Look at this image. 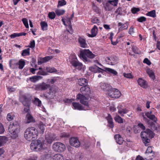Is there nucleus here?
Wrapping results in <instances>:
<instances>
[{
  "label": "nucleus",
  "instance_id": "864d4df0",
  "mask_svg": "<svg viewBox=\"0 0 160 160\" xmlns=\"http://www.w3.org/2000/svg\"><path fill=\"white\" fill-rule=\"evenodd\" d=\"M48 15L49 18L51 19H53L56 16L55 13L53 12H49Z\"/></svg>",
  "mask_w": 160,
  "mask_h": 160
},
{
  "label": "nucleus",
  "instance_id": "e433bc0d",
  "mask_svg": "<svg viewBox=\"0 0 160 160\" xmlns=\"http://www.w3.org/2000/svg\"><path fill=\"white\" fill-rule=\"evenodd\" d=\"M114 119L116 122L119 123H121L123 122V120L119 116L117 115L115 117Z\"/></svg>",
  "mask_w": 160,
  "mask_h": 160
},
{
  "label": "nucleus",
  "instance_id": "7ed1b4c3",
  "mask_svg": "<svg viewBox=\"0 0 160 160\" xmlns=\"http://www.w3.org/2000/svg\"><path fill=\"white\" fill-rule=\"evenodd\" d=\"M20 128L17 122L11 123L8 128L9 132L12 135L11 138L13 139H17L18 138V133Z\"/></svg>",
  "mask_w": 160,
  "mask_h": 160
},
{
  "label": "nucleus",
  "instance_id": "0e129e2a",
  "mask_svg": "<svg viewBox=\"0 0 160 160\" xmlns=\"http://www.w3.org/2000/svg\"><path fill=\"white\" fill-rule=\"evenodd\" d=\"M143 62L146 63L148 65H150L151 64V62L147 58H145L143 61Z\"/></svg>",
  "mask_w": 160,
  "mask_h": 160
},
{
  "label": "nucleus",
  "instance_id": "4468645a",
  "mask_svg": "<svg viewBox=\"0 0 160 160\" xmlns=\"http://www.w3.org/2000/svg\"><path fill=\"white\" fill-rule=\"evenodd\" d=\"M71 63L74 68L79 70H81L83 67L82 64L79 62L77 59H72L71 61Z\"/></svg>",
  "mask_w": 160,
  "mask_h": 160
},
{
  "label": "nucleus",
  "instance_id": "f8f14e48",
  "mask_svg": "<svg viewBox=\"0 0 160 160\" xmlns=\"http://www.w3.org/2000/svg\"><path fill=\"white\" fill-rule=\"evenodd\" d=\"M145 154L147 156L145 159L147 160H152V159L154 153L152 151V147H148L145 152Z\"/></svg>",
  "mask_w": 160,
  "mask_h": 160
},
{
  "label": "nucleus",
  "instance_id": "f03ea898",
  "mask_svg": "<svg viewBox=\"0 0 160 160\" xmlns=\"http://www.w3.org/2000/svg\"><path fill=\"white\" fill-rule=\"evenodd\" d=\"M38 132L34 127H30L25 131L24 136L26 139L28 141H32L37 138Z\"/></svg>",
  "mask_w": 160,
  "mask_h": 160
},
{
  "label": "nucleus",
  "instance_id": "412c9836",
  "mask_svg": "<svg viewBox=\"0 0 160 160\" xmlns=\"http://www.w3.org/2000/svg\"><path fill=\"white\" fill-rule=\"evenodd\" d=\"M152 112L150 111L145 113V115L150 119L152 120L155 122H156L157 120V118L153 114H152Z\"/></svg>",
  "mask_w": 160,
  "mask_h": 160
},
{
  "label": "nucleus",
  "instance_id": "39448f33",
  "mask_svg": "<svg viewBox=\"0 0 160 160\" xmlns=\"http://www.w3.org/2000/svg\"><path fill=\"white\" fill-rule=\"evenodd\" d=\"M95 55L93 54L89 49H84L81 51L80 53V57L82 58L84 60L87 62L88 60V58H93Z\"/></svg>",
  "mask_w": 160,
  "mask_h": 160
},
{
  "label": "nucleus",
  "instance_id": "b1692460",
  "mask_svg": "<svg viewBox=\"0 0 160 160\" xmlns=\"http://www.w3.org/2000/svg\"><path fill=\"white\" fill-rule=\"evenodd\" d=\"M114 138L117 142L118 144L121 145L123 143V139L120 135L116 134L114 136Z\"/></svg>",
  "mask_w": 160,
  "mask_h": 160
},
{
  "label": "nucleus",
  "instance_id": "6ab92c4d",
  "mask_svg": "<svg viewBox=\"0 0 160 160\" xmlns=\"http://www.w3.org/2000/svg\"><path fill=\"white\" fill-rule=\"evenodd\" d=\"M78 41L81 47L83 48L87 47L88 45L86 43V40L85 39L79 37L78 38Z\"/></svg>",
  "mask_w": 160,
  "mask_h": 160
},
{
  "label": "nucleus",
  "instance_id": "a19ab883",
  "mask_svg": "<svg viewBox=\"0 0 160 160\" xmlns=\"http://www.w3.org/2000/svg\"><path fill=\"white\" fill-rule=\"evenodd\" d=\"M18 61L15 59H11L9 61V65L11 67L14 66H18Z\"/></svg>",
  "mask_w": 160,
  "mask_h": 160
},
{
  "label": "nucleus",
  "instance_id": "c85d7f7f",
  "mask_svg": "<svg viewBox=\"0 0 160 160\" xmlns=\"http://www.w3.org/2000/svg\"><path fill=\"white\" fill-rule=\"evenodd\" d=\"M122 106L120 105L118 107V112L121 115V116H123V114L127 113L128 110L126 108H122Z\"/></svg>",
  "mask_w": 160,
  "mask_h": 160
},
{
  "label": "nucleus",
  "instance_id": "72a5a7b5",
  "mask_svg": "<svg viewBox=\"0 0 160 160\" xmlns=\"http://www.w3.org/2000/svg\"><path fill=\"white\" fill-rule=\"evenodd\" d=\"M25 64V62L24 60H20L18 62V65H19L18 68L20 69H22Z\"/></svg>",
  "mask_w": 160,
  "mask_h": 160
},
{
  "label": "nucleus",
  "instance_id": "ea45409f",
  "mask_svg": "<svg viewBox=\"0 0 160 160\" xmlns=\"http://www.w3.org/2000/svg\"><path fill=\"white\" fill-rule=\"evenodd\" d=\"M147 73L148 74L149 77L152 79L154 80L155 79L154 73L150 69H148L147 71Z\"/></svg>",
  "mask_w": 160,
  "mask_h": 160
},
{
  "label": "nucleus",
  "instance_id": "9d476101",
  "mask_svg": "<svg viewBox=\"0 0 160 160\" xmlns=\"http://www.w3.org/2000/svg\"><path fill=\"white\" fill-rule=\"evenodd\" d=\"M70 144L72 146L78 148L80 145V142L77 137H71L69 139Z\"/></svg>",
  "mask_w": 160,
  "mask_h": 160
},
{
  "label": "nucleus",
  "instance_id": "8fccbe9b",
  "mask_svg": "<svg viewBox=\"0 0 160 160\" xmlns=\"http://www.w3.org/2000/svg\"><path fill=\"white\" fill-rule=\"evenodd\" d=\"M113 35H114L113 33L111 32L110 33V39L111 41L112 44H113V45H115L118 43V42L117 41V40L115 42H113L112 41V39Z\"/></svg>",
  "mask_w": 160,
  "mask_h": 160
},
{
  "label": "nucleus",
  "instance_id": "69168bd1",
  "mask_svg": "<svg viewBox=\"0 0 160 160\" xmlns=\"http://www.w3.org/2000/svg\"><path fill=\"white\" fill-rule=\"evenodd\" d=\"M132 51L133 52L135 53H138V50L137 47H132Z\"/></svg>",
  "mask_w": 160,
  "mask_h": 160
},
{
  "label": "nucleus",
  "instance_id": "774afa93",
  "mask_svg": "<svg viewBox=\"0 0 160 160\" xmlns=\"http://www.w3.org/2000/svg\"><path fill=\"white\" fill-rule=\"evenodd\" d=\"M37 158V157L36 155H33L31 156L28 158V160H36Z\"/></svg>",
  "mask_w": 160,
  "mask_h": 160
},
{
  "label": "nucleus",
  "instance_id": "473e14b6",
  "mask_svg": "<svg viewBox=\"0 0 160 160\" xmlns=\"http://www.w3.org/2000/svg\"><path fill=\"white\" fill-rule=\"evenodd\" d=\"M105 8L106 10L109 11H111L113 8V7L108 0L105 4Z\"/></svg>",
  "mask_w": 160,
  "mask_h": 160
},
{
  "label": "nucleus",
  "instance_id": "13d9d810",
  "mask_svg": "<svg viewBox=\"0 0 160 160\" xmlns=\"http://www.w3.org/2000/svg\"><path fill=\"white\" fill-rule=\"evenodd\" d=\"M137 20L140 22H143L146 20V18L144 17H140L137 19Z\"/></svg>",
  "mask_w": 160,
  "mask_h": 160
},
{
  "label": "nucleus",
  "instance_id": "423d86ee",
  "mask_svg": "<svg viewBox=\"0 0 160 160\" xmlns=\"http://www.w3.org/2000/svg\"><path fill=\"white\" fill-rule=\"evenodd\" d=\"M43 148V145L41 141L38 140L32 142L30 144V148L33 151H38L41 150Z\"/></svg>",
  "mask_w": 160,
  "mask_h": 160
},
{
  "label": "nucleus",
  "instance_id": "49530a36",
  "mask_svg": "<svg viewBox=\"0 0 160 160\" xmlns=\"http://www.w3.org/2000/svg\"><path fill=\"white\" fill-rule=\"evenodd\" d=\"M46 70L48 72L50 73L55 72L57 71V70L56 69L54 68L51 67L47 68H46Z\"/></svg>",
  "mask_w": 160,
  "mask_h": 160
},
{
  "label": "nucleus",
  "instance_id": "f257e3e1",
  "mask_svg": "<svg viewBox=\"0 0 160 160\" xmlns=\"http://www.w3.org/2000/svg\"><path fill=\"white\" fill-rule=\"evenodd\" d=\"M82 94H78L77 95V98L80 100V102L84 106L88 107V98L85 96V95H88L91 93V90L88 86H84L82 87L80 90Z\"/></svg>",
  "mask_w": 160,
  "mask_h": 160
},
{
  "label": "nucleus",
  "instance_id": "09e8293b",
  "mask_svg": "<svg viewBox=\"0 0 160 160\" xmlns=\"http://www.w3.org/2000/svg\"><path fill=\"white\" fill-rule=\"evenodd\" d=\"M142 116L144 120L145 121L148 122L149 123H150V125L151 126L152 128H154L155 127V124L153 122H150V121L148 120V119H147V118L144 116V115H142Z\"/></svg>",
  "mask_w": 160,
  "mask_h": 160
},
{
  "label": "nucleus",
  "instance_id": "cd10ccee",
  "mask_svg": "<svg viewBox=\"0 0 160 160\" xmlns=\"http://www.w3.org/2000/svg\"><path fill=\"white\" fill-rule=\"evenodd\" d=\"M72 106H73L74 109H78L79 110H84L86 109H84L83 107L79 103L73 102L72 103Z\"/></svg>",
  "mask_w": 160,
  "mask_h": 160
},
{
  "label": "nucleus",
  "instance_id": "c756f323",
  "mask_svg": "<svg viewBox=\"0 0 160 160\" xmlns=\"http://www.w3.org/2000/svg\"><path fill=\"white\" fill-rule=\"evenodd\" d=\"M42 77L40 76H35L29 78L30 81L33 82H35L42 78Z\"/></svg>",
  "mask_w": 160,
  "mask_h": 160
},
{
  "label": "nucleus",
  "instance_id": "6e6552de",
  "mask_svg": "<svg viewBox=\"0 0 160 160\" xmlns=\"http://www.w3.org/2000/svg\"><path fill=\"white\" fill-rule=\"evenodd\" d=\"M53 148L56 152H62L65 150L66 147L63 144L60 142H57L53 144Z\"/></svg>",
  "mask_w": 160,
  "mask_h": 160
},
{
  "label": "nucleus",
  "instance_id": "58836bf2",
  "mask_svg": "<svg viewBox=\"0 0 160 160\" xmlns=\"http://www.w3.org/2000/svg\"><path fill=\"white\" fill-rule=\"evenodd\" d=\"M146 15L153 18H155L156 17L155 10H152L150 12H148L146 14Z\"/></svg>",
  "mask_w": 160,
  "mask_h": 160
},
{
  "label": "nucleus",
  "instance_id": "2eb2a0df",
  "mask_svg": "<svg viewBox=\"0 0 160 160\" xmlns=\"http://www.w3.org/2000/svg\"><path fill=\"white\" fill-rule=\"evenodd\" d=\"M55 138V136L52 133H48L45 136L46 140L49 143H52Z\"/></svg>",
  "mask_w": 160,
  "mask_h": 160
},
{
  "label": "nucleus",
  "instance_id": "aec40b11",
  "mask_svg": "<svg viewBox=\"0 0 160 160\" xmlns=\"http://www.w3.org/2000/svg\"><path fill=\"white\" fill-rule=\"evenodd\" d=\"M128 22H127L123 24L121 22H119L118 24V27H121L118 29V32L119 33L123 30L127 29L128 28Z\"/></svg>",
  "mask_w": 160,
  "mask_h": 160
},
{
  "label": "nucleus",
  "instance_id": "c03bdc74",
  "mask_svg": "<svg viewBox=\"0 0 160 160\" xmlns=\"http://www.w3.org/2000/svg\"><path fill=\"white\" fill-rule=\"evenodd\" d=\"M56 14L58 16H60L63 15L65 12L64 10L57 9L55 11Z\"/></svg>",
  "mask_w": 160,
  "mask_h": 160
},
{
  "label": "nucleus",
  "instance_id": "a211bd4d",
  "mask_svg": "<svg viewBox=\"0 0 160 160\" xmlns=\"http://www.w3.org/2000/svg\"><path fill=\"white\" fill-rule=\"evenodd\" d=\"M106 62L108 64L111 65H114L117 63V60L113 57H107L105 59Z\"/></svg>",
  "mask_w": 160,
  "mask_h": 160
},
{
  "label": "nucleus",
  "instance_id": "3c124183",
  "mask_svg": "<svg viewBox=\"0 0 160 160\" xmlns=\"http://www.w3.org/2000/svg\"><path fill=\"white\" fill-rule=\"evenodd\" d=\"M108 1L110 2L112 6L113 5L114 6H117L118 1V0H108Z\"/></svg>",
  "mask_w": 160,
  "mask_h": 160
},
{
  "label": "nucleus",
  "instance_id": "393cba45",
  "mask_svg": "<svg viewBox=\"0 0 160 160\" xmlns=\"http://www.w3.org/2000/svg\"><path fill=\"white\" fill-rule=\"evenodd\" d=\"M78 83L80 86H87L88 82L87 79L84 78H80L78 80Z\"/></svg>",
  "mask_w": 160,
  "mask_h": 160
},
{
  "label": "nucleus",
  "instance_id": "de8ad7c7",
  "mask_svg": "<svg viewBox=\"0 0 160 160\" xmlns=\"http://www.w3.org/2000/svg\"><path fill=\"white\" fill-rule=\"evenodd\" d=\"M45 126V125L42 122H40L39 124L38 127L42 133L44 132Z\"/></svg>",
  "mask_w": 160,
  "mask_h": 160
},
{
  "label": "nucleus",
  "instance_id": "5701e85b",
  "mask_svg": "<svg viewBox=\"0 0 160 160\" xmlns=\"http://www.w3.org/2000/svg\"><path fill=\"white\" fill-rule=\"evenodd\" d=\"M98 31L97 27L95 25L91 31V34H88V36L90 37H94L96 36Z\"/></svg>",
  "mask_w": 160,
  "mask_h": 160
},
{
  "label": "nucleus",
  "instance_id": "6e6d98bb",
  "mask_svg": "<svg viewBox=\"0 0 160 160\" xmlns=\"http://www.w3.org/2000/svg\"><path fill=\"white\" fill-rule=\"evenodd\" d=\"M92 8L93 10L97 13H99V10L98 7L95 5L94 4H93L92 6Z\"/></svg>",
  "mask_w": 160,
  "mask_h": 160
},
{
  "label": "nucleus",
  "instance_id": "5fc2aeb1",
  "mask_svg": "<svg viewBox=\"0 0 160 160\" xmlns=\"http://www.w3.org/2000/svg\"><path fill=\"white\" fill-rule=\"evenodd\" d=\"M37 74L42 75H47V73L44 70H42L39 71L37 72Z\"/></svg>",
  "mask_w": 160,
  "mask_h": 160
},
{
  "label": "nucleus",
  "instance_id": "4d7b16f0",
  "mask_svg": "<svg viewBox=\"0 0 160 160\" xmlns=\"http://www.w3.org/2000/svg\"><path fill=\"white\" fill-rule=\"evenodd\" d=\"M91 22L93 23L98 24L100 23V22L98 18L97 17H95L93 18H92Z\"/></svg>",
  "mask_w": 160,
  "mask_h": 160
},
{
  "label": "nucleus",
  "instance_id": "9b49d317",
  "mask_svg": "<svg viewBox=\"0 0 160 160\" xmlns=\"http://www.w3.org/2000/svg\"><path fill=\"white\" fill-rule=\"evenodd\" d=\"M50 85L43 83L37 84L35 86V89L37 91H43L49 88Z\"/></svg>",
  "mask_w": 160,
  "mask_h": 160
},
{
  "label": "nucleus",
  "instance_id": "f3484780",
  "mask_svg": "<svg viewBox=\"0 0 160 160\" xmlns=\"http://www.w3.org/2000/svg\"><path fill=\"white\" fill-rule=\"evenodd\" d=\"M89 70L94 73H103L104 72V70L96 65L90 67L89 68Z\"/></svg>",
  "mask_w": 160,
  "mask_h": 160
},
{
  "label": "nucleus",
  "instance_id": "4be33fe9",
  "mask_svg": "<svg viewBox=\"0 0 160 160\" xmlns=\"http://www.w3.org/2000/svg\"><path fill=\"white\" fill-rule=\"evenodd\" d=\"M138 84L143 88H146L148 87V84L146 81L142 78H139L137 81Z\"/></svg>",
  "mask_w": 160,
  "mask_h": 160
},
{
  "label": "nucleus",
  "instance_id": "20e7f679",
  "mask_svg": "<svg viewBox=\"0 0 160 160\" xmlns=\"http://www.w3.org/2000/svg\"><path fill=\"white\" fill-rule=\"evenodd\" d=\"M152 132L149 129H147L145 131H142L141 133V137L142 138V140L146 146L149 145L150 140L149 138L150 137L152 138L153 136L152 135Z\"/></svg>",
  "mask_w": 160,
  "mask_h": 160
},
{
  "label": "nucleus",
  "instance_id": "4c0bfd02",
  "mask_svg": "<svg viewBox=\"0 0 160 160\" xmlns=\"http://www.w3.org/2000/svg\"><path fill=\"white\" fill-rule=\"evenodd\" d=\"M30 48H28L27 49L23 50L22 51V55L23 56H29L30 55Z\"/></svg>",
  "mask_w": 160,
  "mask_h": 160
},
{
  "label": "nucleus",
  "instance_id": "37998d69",
  "mask_svg": "<svg viewBox=\"0 0 160 160\" xmlns=\"http://www.w3.org/2000/svg\"><path fill=\"white\" fill-rule=\"evenodd\" d=\"M34 104L38 107H41V101L38 98H35L33 101Z\"/></svg>",
  "mask_w": 160,
  "mask_h": 160
},
{
  "label": "nucleus",
  "instance_id": "ddd939ff",
  "mask_svg": "<svg viewBox=\"0 0 160 160\" xmlns=\"http://www.w3.org/2000/svg\"><path fill=\"white\" fill-rule=\"evenodd\" d=\"M71 63L74 68L79 70H81L83 67L82 64L79 62L77 59H72L71 61Z\"/></svg>",
  "mask_w": 160,
  "mask_h": 160
},
{
  "label": "nucleus",
  "instance_id": "dca6fc26",
  "mask_svg": "<svg viewBox=\"0 0 160 160\" xmlns=\"http://www.w3.org/2000/svg\"><path fill=\"white\" fill-rule=\"evenodd\" d=\"M100 85L101 89L104 91L108 92L112 89V86L107 83L102 82L100 83Z\"/></svg>",
  "mask_w": 160,
  "mask_h": 160
},
{
  "label": "nucleus",
  "instance_id": "a18cd8bd",
  "mask_svg": "<svg viewBox=\"0 0 160 160\" xmlns=\"http://www.w3.org/2000/svg\"><path fill=\"white\" fill-rule=\"evenodd\" d=\"M24 100L22 101V104L25 107L27 106H30L29 102L28 100V99L26 97L24 98Z\"/></svg>",
  "mask_w": 160,
  "mask_h": 160
},
{
  "label": "nucleus",
  "instance_id": "a878e982",
  "mask_svg": "<svg viewBox=\"0 0 160 160\" xmlns=\"http://www.w3.org/2000/svg\"><path fill=\"white\" fill-rule=\"evenodd\" d=\"M106 119L108 122V126L111 128H113L114 127V124L113 122L112 118L110 115L108 114V116L106 117Z\"/></svg>",
  "mask_w": 160,
  "mask_h": 160
},
{
  "label": "nucleus",
  "instance_id": "680f3d73",
  "mask_svg": "<svg viewBox=\"0 0 160 160\" xmlns=\"http://www.w3.org/2000/svg\"><path fill=\"white\" fill-rule=\"evenodd\" d=\"M123 76L124 77L129 78H132V76L130 73H124Z\"/></svg>",
  "mask_w": 160,
  "mask_h": 160
},
{
  "label": "nucleus",
  "instance_id": "e2e57ef3",
  "mask_svg": "<svg viewBox=\"0 0 160 160\" xmlns=\"http://www.w3.org/2000/svg\"><path fill=\"white\" fill-rule=\"evenodd\" d=\"M4 131V129L2 124L0 123V134L3 133Z\"/></svg>",
  "mask_w": 160,
  "mask_h": 160
},
{
  "label": "nucleus",
  "instance_id": "c9c22d12",
  "mask_svg": "<svg viewBox=\"0 0 160 160\" xmlns=\"http://www.w3.org/2000/svg\"><path fill=\"white\" fill-rule=\"evenodd\" d=\"M8 140V138L5 137H0V147L2 146Z\"/></svg>",
  "mask_w": 160,
  "mask_h": 160
},
{
  "label": "nucleus",
  "instance_id": "603ef678",
  "mask_svg": "<svg viewBox=\"0 0 160 160\" xmlns=\"http://www.w3.org/2000/svg\"><path fill=\"white\" fill-rule=\"evenodd\" d=\"M22 21L26 28H28L29 25L27 19L26 18H24L22 19Z\"/></svg>",
  "mask_w": 160,
  "mask_h": 160
},
{
  "label": "nucleus",
  "instance_id": "f704fd0d",
  "mask_svg": "<svg viewBox=\"0 0 160 160\" xmlns=\"http://www.w3.org/2000/svg\"><path fill=\"white\" fill-rule=\"evenodd\" d=\"M42 29L43 31L47 30L48 26L47 23L45 21H42L40 23Z\"/></svg>",
  "mask_w": 160,
  "mask_h": 160
},
{
  "label": "nucleus",
  "instance_id": "7c9ffc66",
  "mask_svg": "<svg viewBox=\"0 0 160 160\" xmlns=\"http://www.w3.org/2000/svg\"><path fill=\"white\" fill-rule=\"evenodd\" d=\"M57 90H56L55 88H50L49 89V91L48 92V94H49V95L52 97V98H53L55 96V94L56 92H57Z\"/></svg>",
  "mask_w": 160,
  "mask_h": 160
},
{
  "label": "nucleus",
  "instance_id": "338daca9",
  "mask_svg": "<svg viewBox=\"0 0 160 160\" xmlns=\"http://www.w3.org/2000/svg\"><path fill=\"white\" fill-rule=\"evenodd\" d=\"M122 9L121 8H118L116 10L115 12L118 14H121L122 12Z\"/></svg>",
  "mask_w": 160,
  "mask_h": 160
},
{
  "label": "nucleus",
  "instance_id": "bf43d9fd",
  "mask_svg": "<svg viewBox=\"0 0 160 160\" xmlns=\"http://www.w3.org/2000/svg\"><path fill=\"white\" fill-rule=\"evenodd\" d=\"M28 47L31 48H34L35 47V41L34 40H32L30 41Z\"/></svg>",
  "mask_w": 160,
  "mask_h": 160
},
{
  "label": "nucleus",
  "instance_id": "1a4fd4ad",
  "mask_svg": "<svg viewBox=\"0 0 160 160\" xmlns=\"http://www.w3.org/2000/svg\"><path fill=\"white\" fill-rule=\"evenodd\" d=\"M44 158L47 160H51L52 159L53 160H64V157L62 155L60 154L54 155L52 158L50 154H45L44 155Z\"/></svg>",
  "mask_w": 160,
  "mask_h": 160
},
{
  "label": "nucleus",
  "instance_id": "0eeeda50",
  "mask_svg": "<svg viewBox=\"0 0 160 160\" xmlns=\"http://www.w3.org/2000/svg\"><path fill=\"white\" fill-rule=\"evenodd\" d=\"M108 95L112 98H118L121 95V93L117 89L112 88L108 93Z\"/></svg>",
  "mask_w": 160,
  "mask_h": 160
},
{
  "label": "nucleus",
  "instance_id": "2f4dec72",
  "mask_svg": "<svg viewBox=\"0 0 160 160\" xmlns=\"http://www.w3.org/2000/svg\"><path fill=\"white\" fill-rule=\"evenodd\" d=\"M51 56H48L43 58V59L40 60L39 61H38V64H41L44 62H46L48 61V60L51 59Z\"/></svg>",
  "mask_w": 160,
  "mask_h": 160
},
{
  "label": "nucleus",
  "instance_id": "052dcab7",
  "mask_svg": "<svg viewBox=\"0 0 160 160\" xmlns=\"http://www.w3.org/2000/svg\"><path fill=\"white\" fill-rule=\"evenodd\" d=\"M140 11V9L138 8H133L132 9L131 11L133 14H135Z\"/></svg>",
  "mask_w": 160,
  "mask_h": 160
},
{
  "label": "nucleus",
  "instance_id": "bb28decb",
  "mask_svg": "<svg viewBox=\"0 0 160 160\" xmlns=\"http://www.w3.org/2000/svg\"><path fill=\"white\" fill-rule=\"evenodd\" d=\"M26 123H29L32 122H34L35 121L33 117L28 113L26 115Z\"/></svg>",
  "mask_w": 160,
  "mask_h": 160
},
{
  "label": "nucleus",
  "instance_id": "79ce46f5",
  "mask_svg": "<svg viewBox=\"0 0 160 160\" xmlns=\"http://www.w3.org/2000/svg\"><path fill=\"white\" fill-rule=\"evenodd\" d=\"M66 2L65 0H60L58 1V7L64 6L66 4Z\"/></svg>",
  "mask_w": 160,
  "mask_h": 160
}]
</instances>
